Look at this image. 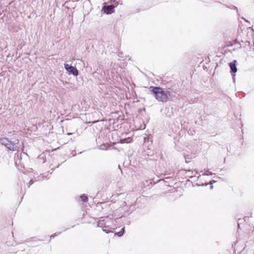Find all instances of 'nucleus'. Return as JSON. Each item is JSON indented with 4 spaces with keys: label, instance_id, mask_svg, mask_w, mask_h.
<instances>
[{
    "label": "nucleus",
    "instance_id": "obj_1",
    "mask_svg": "<svg viewBox=\"0 0 254 254\" xmlns=\"http://www.w3.org/2000/svg\"><path fill=\"white\" fill-rule=\"evenodd\" d=\"M152 91L154 94L156 99L161 102H166L170 95L169 91H164L162 88L158 87H153Z\"/></svg>",
    "mask_w": 254,
    "mask_h": 254
},
{
    "label": "nucleus",
    "instance_id": "obj_2",
    "mask_svg": "<svg viewBox=\"0 0 254 254\" xmlns=\"http://www.w3.org/2000/svg\"><path fill=\"white\" fill-rule=\"evenodd\" d=\"M65 69L69 72V74H73L74 76H77L78 74V70L74 67L69 65L67 64H64Z\"/></svg>",
    "mask_w": 254,
    "mask_h": 254
},
{
    "label": "nucleus",
    "instance_id": "obj_3",
    "mask_svg": "<svg viewBox=\"0 0 254 254\" xmlns=\"http://www.w3.org/2000/svg\"><path fill=\"white\" fill-rule=\"evenodd\" d=\"M115 6L112 5H104L101 11L107 14H110L114 12Z\"/></svg>",
    "mask_w": 254,
    "mask_h": 254
},
{
    "label": "nucleus",
    "instance_id": "obj_4",
    "mask_svg": "<svg viewBox=\"0 0 254 254\" xmlns=\"http://www.w3.org/2000/svg\"><path fill=\"white\" fill-rule=\"evenodd\" d=\"M108 220H109V219L107 218L106 219H100L98 222L99 226L103 227H104V225H105V227H106V226H107V227H109L110 226L109 223H110V221L108 222Z\"/></svg>",
    "mask_w": 254,
    "mask_h": 254
},
{
    "label": "nucleus",
    "instance_id": "obj_5",
    "mask_svg": "<svg viewBox=\"0 0 254 254\" xmlns=\"http://www.w3.org/2000/svg\"><path fill=\"white\" fill-rule=\"evenodd\" d=\"M236 62H237V61L236 60H234L232 62L230 63L229 64L231 71L234 73L236 72L237 71V68L236 66Z\"/></svg>",
    "mask_w": 254,
    "mask_h": 254
},
{
    "label": "nucleus",
    "instance_id": "obj_6",
    "mask_svg": "<svg viewBox=\"0 0 254 254\" xmlns=\"http://www.w3.org/2000/svg\"><path fill=\"white\" fill-rule=\"evenodd\" d=\"M10 150H15L16 149V146L15 144L12 143L11 141H9L6 146Z\"/></svg>",
    "mask_w": 254,
    "mask_h": 254
},
{
    "label": "nucleus",
    "instance_id": "obj_7",
    "mask_svg": "<svg viewBox=\"0 0 254 254\" xmlns=\"http://www.w3.org/2000/svg\"><path fill=\"white\" fill-rule=\"evenodd\" d=\"M9 141L7 140L6 138H2V139H1V143L2 145H4L5 147L6 146L7 144H8Z\"/></svg>",
    "mask_w": 254,
    "mask_h": 254
},
{
    "label": "nucleus",
    "instance_id": "obj_8",
    "mask_svg": "<svg viewBox=\"0 0 254 254\" xmlns=\"http://www.w3.org/2000/svg\"><path fill=\"white\" fill-rule=\"evenodd\" d=\"M80 197L83 201H86L87 200V197L85 195H81Z\"/></svg>",
    "mask_w": 254,
    "mask_h": 254
},
{
    "label": "nucleus",
    "instance_id": "obj_9",
    "mask_svg": "<svg viewBox=\"0 0 254 254\" xmlns=\"http://www.w3.org/2000/svg\"><path fill=\"white\" fill-rule=\"evenodd\" d=\"M124 229H125L124 228H123L121 231L118 233V234L119 236H121L122 235H123V234L124 233Z\"/></svg>",
    "mask_w": 254,
    "mask_h": 254
},
{
    "label": "nucleus",
    "instance_id": "obj_10",
    "mask_svg": "<svg viewBox=\"0 0 254 254\" xmlns=\"http://www.w3.org/2000/svg\"><path fill=\"white\" fill-rule=\"evenodd\" d=\"M103 230L105 232H106V233H108L109 232V231H107L106 229H103Z\"/></svg>",
    "mask_w": 254,
    "mask_h": 254
},
{
    "label": "nucleus",
    "instance_id": "obj_11",
    "mask_svg": "<svg viewBox=\"0 0 254 254\" xmlns=\"http://www.w3.org/2000/svg\"><path fill=\"white\" fill-rule=\"evenodd\" d=\"M210 188H211V189H212L213 188V186H211Z\"/></svg>",
    "mask_w": 254,
    "mask_h": 254
}]
</instances>
